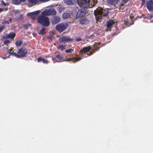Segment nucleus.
Segmentation results:
<instances>
[{
  "mask_svg": "<svg viewBox=\"0 0 153 153\" xmlns=\"http://www.w3.org/2000/svg\"><path fill=\"white\" fill-rule=\"evenodd\" d=\"M75 40L76 42H78L82 40V39L81 38H77L75 39Z\"/></svg>",
  "mask_w": 153,
  "mask_h": 153,
  "instance_id": "obj_35",
  "label": "nucleus"
},
{
  "mask_svg": "<svg viewBox=\"0 0 153 153\" xmlns=\"http://www.w3.org/2000/svg\"><path fill=\"white\" fill-rule=\"evenodd\" d=\"M10 43V41L8 40H6L4 42V45H7L8 44Z\"/></svg>",
  "mask_w": 153,
  "mask_h": 153,
  "instance_id": "obj_31",
  "label": "nucleus"
},
{
  "mask_svg": "<svg viewBox=\"0 0 153 153\" xmlns=\"http://www.w3.org/2000/svg\"><path fill=\"white\" fill-rule=\"evenodd\" d=\"M89 20L86 18H82L80 19L79 23L82 25H85L89 23Z\"/></svg>",
  "mask_w": 153,
  "mask_h": 153,
  "instance_id": "obj_14",
  "label": "nucleus"
},
{
  "mask_svg": "<svg viewBox=\"0 0 153 153\" xmlns=\"http://www.w3.org/2000/svg\"><path fill=\"white\" fill-rule=\"evenodd\" d=\"M4 10L3 8H0V13L2 12Z\"/></svg>",
  "mask_w": 153,
  "mask_h": 153,
  "instance_id": "obj_39",
  "label": "nucleus"
},
{
  "mask_svg": "<svg viewBox=\"0 0 153 153\" xmlns=\"http://www.w3.org/2000/svg\"><path fill=\"white\" fill-rule=\"evenodd\" d=\"M13 19L12 18H10L9 20L8 21H4L3 22V24H7L8 25L9 24H10L12 22V21Z\"/></svg>",
  "mask_w": 153,
  "mask_h": 153,
  "instance_id": "obj_25",
  "label": "nucleus"
},
{
  "mask_svg": "<svg viewBox=\"0 0 153 153\" xmlns=\"http://www.w3.org/2000/svg\"><path fill=\"white\" fill-rule=\"evenodd\" d=\"M73 39L71 38L69 36H63L61 39V42H69L70 41H73Z\"/></svg>",
  "mask_w": 153,
  "mask_h": 153,
  "instance_id": "obj_12",
  "label": "nucleus"
},
{
  "mask_svg": "<svg viewBox=\"0 0 153 153\" xmlns=\"http://www.w3.org/2000/svg\"><path fill=\"white\" fill-rule=\"evenodd\" d=\"M143 17L144 19H150L153 17V16L152 15H150L149 14H146L145 15H143Z\"/></svg>",
  "mask_w": 153,
  "mask_h": 153,
  "instance_id": "obj_19",
  "label": "nucleus"
},
{
  "mask_svg": "<svg viewBox=\"0 0 153 153\" xmlns=\"http://www.w3.org/2000/svg\"><path fill=\"white\" fill-rule=\"evenodd\" d=\"M70 16V14L68 13H64L63 14V18L64 19H66L69 18Z\"/></svg>",
  "mask_w": 153,
  "mask_h": 153,
  "instance_id": "obj_22",
  "label": "nucleus"
},
{
  "mask_svg": "<svg viewBox=\"0 0 153 153\" xmlns=\"http://www.w3.org/2000/svg\"><path fill=\"white\" fill-rule=\"evenodd\" d=\"M16 33L13 32L10 33L9 34L7 35L9 38L11 39H13L16 36Z\"/></svg>",
  "mask_w": 153,
  "mask_h": 153,
  "instance_id": "obj_21",
  "label": "nucleus"
},
{
  "mask_svg": "<svg viewBox=\"0 0 153 153\" xmlns=\"http://www.w3.org/2000/svg\"><path fill=\"white\" fill-rule=\"evenodd\" d=\"M40 12V10H37L33 12V15H37Z\"/></svg>",
  "mask_w": 153,
  "mask_h": 153,
  "instance_id": "obj_33",
  "label": "nucleus"
},
{
  "mask_svg": "<svg viewBox=\"0 0 153 153\" xmlns=\"http://www.w3.org/2000/svg\"><path fill=\"white\" fill-rule=\"evenodd\" d=\"M81 59V58H52V60L54 62L70 61L74 62L80 60Z\"/></svg>",
  "mask_w": 153,
  "mask_h": 153,
  "instance_id": "obj_5",
  "label": "nucleus"
},
{
  "mask_svg": "<svg viewBox=\"0 0 153 153\" xmlns=\"http://www.w3.org/2000/svg\"><path fill=\"white\" fill-rule=\"evenodd\" d=\"M56 57H59V58H60V57H61L59 56V57H58V56H56Z\"/></svg>",
  "mask_w": 153,
  "mask_h": 153,
  "instance_id": "obj_43",
  "label": "nucleus"
},
{
  "mask_svg": "<svg viewBox=\"0 0 153 153\" xmlns=\"http://www.w3.org/2000/svg\"><path fill=\"white\" fill-rule=\"evenodd\" d=\"M47 39H52V37L51 36H47Z\"/></svg>",
  "mask_w": 153,
  "mask_h": 153,
  "instance_id": "obj_37",
  "label": "nucleus"
},
{
  "mask_svg": "<svg viewBox=\"0 0 153 153\" xmlns=\"http://www.w3.org/2000/svg\"><path fill=\"white\" fill-rule=\"evenodd\" d=\"M61 20L60 18L58 16H54L51 19V23L53 24H56L59 22Z\"/></svg>",
  "mask_w": 153,
  "mask_h": 153,
  "instance_id": "obj_13",
  "label": "nucleus"
},
{
  "mask_svg": "<svg viewBox=\"0 0 153 153\" xmlns=\"http://www.w3.org/2000/svg\"><path fill=\"white\" fill-rule=\"evenodd\" d=\"M27 0H22V2H24L26 1Z\"/></svg>",
  "mask_w": 153,
  "mask_h": 153,
  "instance_id": "obj_41",
  "label": "nucleus"
},
{
  "mask_svg": "<svg viewBox=\"0 0 153 153\" xmlns=\"http://www.w3.org/2000/svg\"><path fill=\"white\" fill-rule=\"evenodd\" d=\"M73 51V49H72V48H70L69 49L66 50L65 51L66 53H71Z\"/></svg>",
  "mask_w": 153,
  "mask_h": 153,
  "instance_id": "obj_29",
  "label": "nucleus"
},
{
  "mask_svg": "<svg viewBox=\"0 0 153 153\" xmlns=\"http://www.w3.org/2000/svg\"><path fill=\"white\" fill-rule=\"evenodd\" d=\"M101 43L95 42L94 44L91 47L92 48V51L93 53L95 52L98 51L101 47Z\"/></svg>",
  "mask_w": 153,
  "mask_h": 153,
  "instance_id": "obj_8",
  "label": "nucleus"
},
{
  "mask_svg": "<svg viewBox=\"0 0 153 153\" xmlns=\"http://www.w3.org/2000/svg\"><path fill=\"white\" fill-rule=\"evenodd\" d=\"M4 28L5 26L4 25H3L0 27V33L3 31Z\"/></svg>",
  "mask_w": 153,
  "mask_h": 153,
  "instance_id": "obj_34",
  "label": "nucleus"
},
{
  "mask_svg": "<svg viewBox=\"0 0 153 153\" xmlns=\"http://www.w3.org/2000/svg\"><path fill=\"white\" fill-rule=\"evenodd\" d=\"M108 14L107 10H104L102 8H98L96 10L94 11V15L97 20L101 19L102 16H107Z\"/></svg>",
  "mask_w": 153,
  "mask_h": 153,
  "instance_id": "obj_2",
  "label": "nucleus"
},
{
  "mask_svg": "<svg viewBox=\"0 0 153 153\" xmlns=\"http://www.w3.org/2000/svg\"><path fill=\"white\" fill-rule=\"evenodd\" d=\"M115 22L112 20H109L107 22V28L106 30L110 31L111 30V28L113 25L114 24Z\"/></svg>",
  "mask_w": 153,
  "mask_h": 153,
  "instance_id": "obj_11",
  "label": "nucleus"
},
{
  "mask_svg": "<svg viewBox=\"0 0 153 153\" xmlns=\"http://www.w3.org/2000/svg\"><path fill=\"white\" fill-rule=\"evenodd\" d=\"M30 25V24H26L24 25L23 26L25 29H27Z\"/></svg>",
  "mask_w": 153,
  "mask_h": 153,
  "instance_id": "obj_32",
  "label": "nucleus"
},
{
  "mask_svg": "<svg viewBox=\"0 0 153 153\" xmlns=\"http://www.w3.org/2000/svg\"><path fill=\"white\" fill-rule=\"evenodd\" d=\"M7 8L6 9V10H7Z\"/></svg>",
  "mask_w": 153,
  "mask_h": 153,
  "instance_id": "obj_44",
  "label": "nucleus"
},
{
  "mask_svg": "<svg viewBox=\"0 0 153 153\" xmlns=\"http://www.w3.org/2000/svg\"><path fill=\"white\" fill-rule=\"evenodd\" d=\"M46 30L45 28H43L40 30L39 32L38 33L40 35L43 34V32Z\"/></svg>",
  "mask_w": 153,
  "mask_h": 153,
  "instance_id": "obj_27",
  "label": "nucleus"
},
{
  "mask_svg": "<svg viewBox=\"0 0 153 153\" xmlns=\"http://www.w3.org/2000/svg\"><path fill=\"white\" fill-rule=\"evenodd\" d=\"M91 1L86 0H80L78 2L80 7H83L79 10L76 15V19H78L84 16L88 12V10L85 8H91L94 5V3Z\"/></svg>",
  "mask_w": 153,
  "mask_h": 153,
  "instance_id": "obj_1",
  "label": "nucleus"
},
{
  "mask_svg": "<svg viewBox=\"0 0 153 153\" xmlns=\"http://www.w3.org/2000/svg\"><path fill=\"white\" fill-rule=\"evenodd\" d=\"M66 45H63L62 44L59 45L57 47V48L58 50H60L61 51H62L65 49Z\"/></svg>",
  "mask_w": 153,
  "mask_h": 153,
  "instance_id": "obj_18",
  "label": "nucleus"
},
{
  "mask_svg": "<svg viewBox=\"0 0 153 153\" xmlns=\"http://www.w3.org/2000/svg\"><path fill=\"white\" fill-rule=\"evenodd\" d=\"M92 48L90 46L85 47L82 48L79 52V54L82 56H87L92 55L93 52L92 51H89Z\"/></svg>",
  "mask_w": 153,
  "mask_h": 153,
  "instance_id": "obj_4",
  "label": "nucleus"
},
{
  "mask_svg": "<svg viewBox=\"0 0 153 153\" xmlns=\"http://www.w3.org/2000/svg\"><path fill=\"white\" fill-rule=\"evenodd\" d=\"M141 0L142 2V4H144V3H145V1L146 0Z\"/></svg>",
  "mask_w": 153,
  "mask_h": 153,
  "instance_id": "obj_40",
  "label": "nucleus"
},
{
  "mask_svg": "<svg viewBox=\"0 0 153 153\" xmlns=\"http://www.w3.org/2000/svg\"><path fill=\"white\" fill-rule=\"evenodd\" d=\"M68 27V25L65 22H62L57 24L56 26V29L59 32H62Z\"/></svg>",
  "mask_w": 153,
  "mask_h": 153,
  "instance_id": "obj_6",
  "label": "nucleus"
},
{
  "mask_svg": "<svg viewBox=\"0 0 153 153\" xmlns=\"http://www.w3.org/2000/svg\"><path fill=\"white\" fill-rule=\"evenodd\" d=\"M28 1L30 3L35 4L38 2L39 1L38 0H28Z\"/></svg>",
  "mask_w": 153,
  "mask_h": 153,
  "instance_id": "obj_26",
  "label": "nucleus"
},
{
  "mask_svg": "<svg viewBox=\"0 0 153 153\" xmlns=\"http://www.w3.org/2000/svg\"><path fill=\"white\" fill-rule=\"evenodd\" d=\"M56 12L54 9L49 10H47L45 11L42 12V14L44 15H54L56 14Z\"/></svg>",
  "mask_w": 153,
  "mask_h": 153,
  "instance_id": "obj_9",
  "label": "nucleus"
},
{
  "mask_svg": "<svg viewBox=\"0 0 153 153\" xmlns=\"http://www.w3.org/2000/svg\"><path fill=\"white\" fill-rule=\"evenodd\" d=\"M92 36V35H91L90 36H89L88 38H91V37Z\"/></svg>",
  "mask_w": 153,
  "mask_h": 153,
  "instance_id": "obj_42",
  "label": "nucleus"
},
{
  "mask_svg": "<svg viewBox=\"0 0 153 153\" xmlns=\"http://www.w3.org/2000/svg\"><path fill=\"white\" fill-rule=\"evenodd\" d=\"M37 60L38 62H40L42 61L43 63H47L48 62V61L45 59L44 58H38L36 59V60Z\"/></svg>",
  "mask_w": 153,
  "mask_h": 153,
  "instance_id": "obj_20",
  "label": "nucleus"
},
{
  "mask_svg": "<svg viewBox=\"0 0 153 153\" xmlns=\"http://www.w3.org/2000/svg\"><path fill=\"white\" fill-rule=\"evenodd\" d=\"M8 34H4L2 37V38L3 39H6L9 38V37H8V36H7Z\"/></svg>",
  "mask_w": 153,
  "mask_h": 153,
  "instance_id": "obj_30",
  "label": "nucleus"
},
{
  "mask_svg": "<svg viewBox=\"0 0 153 153\" xmlns=\"http://www.w3.org/2000/svg\"><path fill=\"white\" fill-rule=\"evenodd\" d=\"M123 0V2L125 4L128 1V0Z\"/></svg>",
  "mask_w": 153,
  "mask_h": 153,
  "instance_id": "obj_38",
  "label": "nucleus"
},
{
  "mask_svg": "<svg viewBox=\"0 0 153 153\" xmlns=\"http://www.w3.org/2000/svg\"><path fill=\"white\" fill-rule=\"evenodd\" d=\"M2 4L4 6H6L7 5V4L4 1H1Z\"/></svg>",
  "mask_w": 153,
  "mask_h": 153,
  "instance_id": "obj_36",
  "label": "nucleus"
},
{
  "mask_svg": "<svg viewBox=\"0 0 153 153\" xmlns=\"http://www.w3.org/2000/svg\"><path fill=\"white\" fill-rule=\"evenodd\" d=\"M22 43V41L21 40H17L16 41L15 44L17 47L20 46Z\"/></svg>",
  "mask_w": 153,
  "mask_h": 153,
  "instance_id": "obj_23",
  "label": "nucleus"
},
{
  "mask_svg": "<svg viewBox=\"0 0 153 153\" xmlns=\"http://www.w3.org/2000/svg\"><path fill=\"white\" fill-rule=\"evenodd\" d=\"M119 1V0H107L108 2L111 5L117 4Z\"/></svg>",
  "mask_w": 153,
  "mask_h": 153,
  "instance_id": "obj_17",
  "label": "nucleus"
},
{
  "mask_svg": "<svg viewBox=\"0 0 153 153\" xmlns=\"http://www.w3.org/2000/svg\"><path fill=\"white\" fill-rule=\"evenodd\" d=\"M8 52L9 55L6 57H9L10 56H15L18 57L17 53L14 52V51L12 50V48L8 50Z\"/></svg>",
  "mask_w": 153,
  "mask_h": 153,
  "instance_id": "obj_15",
  "label": "nucleus"
},
{
  "mask_svg": "<svg viewBox=\"0 0 153 153\" xmlns=\"http://www.w3.org/2000/svg\"><path fill=\"white\" fill-rule=\"evenodd\" d=\"M65 3L67 5H72L75 2V0H65Z\"/></svg>",
  "mask_w": 153,
  "mask_h": 153,
  "instance_id": "obj_16",
  "label": "nucleus"
},
{
  "mask_svg": "<svg viewBox=\"0 0 153 153\" xmlns=\"http://www.w3.org/2000/svg\"><path fill=\"white\" fill-rule=\"evenodd\" d=\"M27 15L30 16L32 18L34 19L35 18V15H33V12L29 13L27 14Z\"/></svg>",
  "mask_w": 153,
  "mask_h": 153,
  "instance_id": "obj_28",
  "label": "nucleus"
},
{
  "mask_svg": "<svg viewBox=\"0 0 153 153\" xmlns=\"http://www.w3.org/2000/svg\"><path fill=\"white\" fill-rule=\"evenodd\" d=\"M147 9L150 12L153 11V0H149L146 3Z\"/></svg>",
  "mask_w": 153,
  "mask_h": 153,
  "instance_id": "obj_10",
  "label": "nucleus"
},
{
  "mask_svg": "<svg viewBox=\"0 0 153 153\" xmlns=\"http://www.w3.org/2000/svg\"><path fill=\"white\" fill-rule=\"evenodd\" d=\"M13 2L15 4H19L22 2V0H12Z\"/></svg>",
  "mask_w": 153,
  "mask_h": 153,
  "instance_id": "obj_24",
  "label": "nucleus"
},
{
  "mask_svg": "<svg viewBox=\"0 0 153 153\" xmlns=\"http://www.w3.org/2000/svg\"><path fill=\"white\" fill-rule=\"evenodd\" d=\"M27 54V49L22 47L19 49L18 51L17 52L18 57H26Z\"/></svg>",
  "mask_w": 153,
  "mask_h": 153,
  "instance_id": "obj_7",
  "label": "nucleus"
},
{
  "mask_svg": "<svg viewBox=\"0 0 153 153\" xmlns=\"http://www.w3.org/2000/svg\"><path fill=\"white\" fill-rule=\"evenodd\" d=\"M42 13L41 15L39 16L38 19V22L40 24L45 26H48L50 25L48 18Z\"/></svg>",
  "mask_w": 153,
  "mask_h": 153,
  "instance_id": "obj_3",
  "label": "nucleus"
}]
</instances>
